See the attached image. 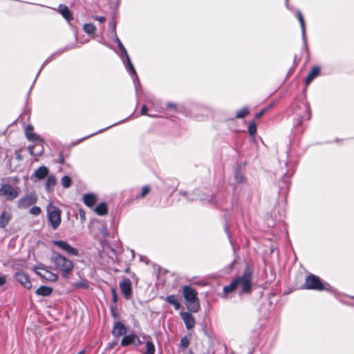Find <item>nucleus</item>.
Listing matches in <instances>:
<instances>
[{
  "instance_id": "obj_1",
  "label": "nucleus",
  "mask_w": 354,
  "mask_h": 354,
  "mask_svg": "<svg viewBox=\"0 0 354 354\" xmlns=\"http://www.w3.org/2000/svg\"><path fill=\"white\" fill-rule=\"evenodd\" d=\"M50 261L55 266V268L59 271L65 279L68 278L74 268L73 263L70 259L57 252H53Z\"/></svg>"
},
{
  "instance_id": "obj_2",
  "label": "nucleus",
  "mask_w": 354,
  "mask_h": 354,
  "mask_svg": "<svg viewBox=\"0 0 354 354\" xmlns=\"http://www.w3.org/2000/svg\"><path fill=\"white\" fill-rule=\"evenodd\" d=\"M114 41L117 44L118 47L120 50V57L122 59L123 64L125 65L126 68L129 71L130 75L132 76L136 91L138 92V86H140V84L139 82L136 71L131 62L127 51L118 36H115Z\"/></svg>"
},
{
  "instance_id": "obj_3",
  "label": "nucleus",
  "mask_w": 354,
  "mask_h": 354,
  "mask_svg": "<svg viewBox=\"0 0 354 354\" xmlns=\"http://www.w3.org/2000/svg\"><path fill=\"white\" fill-rule=\"evenodd\" d=\"M253 279V269L247 265L243 274L234 279L236 289H240V293H250L252 291V281Z\"/></svg>"
},
{
  "instance_id": "obj_4",
  "label": "nucleus",
  "mask_w": 354,
  "mask_h": 354,
  "mask_svg": "<svg viewBox=\"0 0 354 354\" xmlns=\"http://www.w3.org/2000/svg\"><path fill=\"white\" fill-rule=\"evenodd\" d=\"M304 288L317 291L326 290L335 293L336 290L330 284L322 280L318 276L310 274L306 277Z\"/></svg>"
},
{
  "instance_id": "obj_5",
  "label": "nucleus",
  "mask_w": 354,
  "mask_h": 354,
  "mask_svg": "<svg viewBox=\"0 0 354 354\" xmlns=\"http://www.w3.org/2000/svg\"><path fill=\"white\" fill-rule=\"evenodd\" d=\"M182 293L187 302V308L193 313H197L200 309L197 292L191 286H185L183 287Z\"/></svg>"
},
{
  "instance_id": "obj_6",
  "label": "nucleus",
  "mask_w": 354,
  "mask_h": 354,
  "mask_svg": "<svg viewBox=\"0 0 354 354\" xmlns=\"http://www.w3.org/2000/svg\"><path fill=\"white\" fill-rule=\"evenodd\" d=\"M295 113L298 115L296 126L300 125L305 120H310L311 111L309 103L305 100L301 101L296 106Z\"/></svg>"
},
{
  "instance_id": "obj_7",
  "label": "nucleus",
  "mask_w": 354,
  "mask_h": 354,
  "mask_svg": "<svg viewBox=\"0 0 354 354\" xmlns=\"http://www.w3.org/2000/svg\"><path fill=\"white\" fill-rule=\"evenodd\" d=\"M62 211L55 206H50L47 209L48 221L53 230H56L61 223Z\"/></svg>"
},
{
  "instance_id": "obj_8",
  "label": "nucleus",
  "mask_w": 354,
  "mask_h": 354,
  "mask_svg": "<svg viewBox=\"0 0 354 354\" xmlns=\"http://www.w3.org/2000/svg\"><path fill=\"white\" fill-rule=\"evenodd\" d=\"M19 195V188L12 187L10 184H1L0 187V196L4 197L7 201H12Z\"/></svg>"
},
{
  "instance_id": "obj_9",
  "label": "nucleus",
  "mask_w": 354,
  "mask_h": 354,
  "mask_svg": "<svg viewBox=\"0 0 354 354\" xmlns=\"http://www.w3.org/2000/svg\"><path fill=\"white\" fill-rule=\"evenodd\" d=\"M35 272L49 281H55L57 280V275L53 272L48 270L44 266L35 267Z\"/></svg>"
},
{
  "instance_id": "obj_10",
  "label": "nucleus",
  "mask_w": 354,
  "mask_h": 354,
  "mask_svg": "<svg viewBox=\"0 0 354 354\" xmlns=\"http://www.w3.org/2000/svg\"><path fill=\"white\" fill-rule=\"evenodd\" d=\"M53 243L59 248L61 250L66 252L68 254L74 255V256H78L79 255V250L72 247L70 244H68L67 242L64 241H59V240H54L53 241Z\"/></svg>"
},
{
  "instance_id": "obj_11",
  "label": "nucleus",
  "mask_w": 354,
  "mask_h": 354,
  "mask_svg": "<svg viewBox=\"0 0 354 354\" xmlns=\"http://www.w3.org/2000/svg\"><path fill=\"white\" fill-rule=\"evenodd\" d=\"M121 292L126 299H129L132 296V287L131 280L127 277L122 278L120 282Z\"/></svg>"
},
{
  "instance_id": "obj_12",
  "label": "nucleus",
  "mask_w": 354,
  "mask_h": 354,
  "mask_svg": "<svg viewBox=\"0 0 354 354\" xmlns=\"http://www.w3.org/2000/svg\"><path fill=\"white\" fill-rule=\"evenodd\" d=\"M37 200V196L33 194H29L26 195L25 196L21 198L18 201V207L25 209L27 208L33 204L36 203Z\"/></svg>"
},
{
  "instance_id": "obj_13",
  "label": "nucleus",
  "mask_w": 354,
  "mask_h": 354,
  "mask_svg": "<svg viewBox=\"0 0 354 354\" xmlns=\"http://www.w3.org/2000/svg\"><path fill=\"white\" fill-rule=\"evenodd\" d=\"M15 279L25 288L30 289L32 288V283L30 280L29 276L24 272H17L15 274Z\"/></svg>"
},
{
  "instance_id": "obj_14",
  "label": "nucleus",
  "mask_w": 354,
  "mask_h": 354,
  "mask_svg": "<svg viewBox=\"0 0 354 354\" xmlns=\"http://www.w3.org/2000/svg\"><path fill=\"white\" fill-rule=\"evenodd\" d=\"M75 48V45H68L63 48H61L59 50H58L57 51H56L55 53H54L53 54L50 55L45 61L43 63V64L41 65L39 72L37 73V77H38V75H39V73H41V71H42V69L45 67V66L49 63L50 62H51L55 56H59L60 55H62V53H64V52L68 50H71V49H73Z\"/></svg>"
},
{
  "instance_id": "obj_15",
  "label": "nucleus",
  "mask_w": 354,
  "mask_h": 354,
  "mask_svg": "<svg viewBox=\"0 0 354 354\" xmlns=\"http://www.w3.org/2000/svg\"><path fill=\"white\" fill-rule=\"evenodd\" d=\"M75 48V45H68L63 48H61L59 50H58L57 51H56L55 53H54L53 54L50 55L45 61L43 63V64L41 65L39 72L37 73V77H38V75H39V73H41V71H42V69L45 67V66L49 63L50 62H51L55 56H59L60 55H62V53H64V52L68 50H71V49H73Z\"/></svg>"
},
{
  "instance_id": "obj_16",
  "label": "nucleus",
  "mask_w": 354,
  "mask_h": 354,
  "mask_svg": "<svg viewBox=\"0 0 354 354\" xmlns=\"http://www.w3.org/2000/svg\"><path fill=\"white\" fill-rule=\"evenodd\" d=\"M180 317L183 320L185 327L187 330L192 329L195 326V319L194 316L189 312H181Z\"/></svg>"
},
{
  "instance_id": "obj_17",
  "label": "nucleus",
  "mask_w": 354,
  "mask_h": 354,
  "mask_svg": "<svg viewBox=\"0 0 354 354\" xmlns=\"http://www.w3.org/2000/svg\"><path fill=\"white\" fill-rule=\"evenodd\" d=\"M35 142H36L35 145H32V146H29L28 149L29 153L32 156H39L43 153V147L41 145V140H40V138H39V140H37Z\"/></svg>"
},
{
  "instance_id": "obj_18",
  "label": "nucleus",
  "mask_w": 354,
  "mask_h": 354,
  "mask_svg": "<svg viewBox=\"0 0 354 354\" xmlns=\"http://www.w3.org/2000/svg\"><path fill=\"white\" fill-rule=\"evenodd\" d=\"M48 169L46 166H41L37 169L31 178H36L37 180H43L48 176Z\"/></svg>"
},
{
  "instance_id": "obj_19",
  "label": "nucleus",
  "mask_w": 354,
  "mask_h": 354,
  "mask_svg": "<svg viewBox=\"0 0 354 354\" xmlns=\"http://www.w3.org/2000/svg\"><path fill=\"white\" fill-rule=\"evenodd\" d=\"M126 333V328L120 322H117L113 326L112 334L113 336L118 337Z\"/></svg>"
},
{
  "instance_id": "obj_20",
  "label": "nucleus",
  "mask_w": 354,
  "mask_h": 354,
  "mask_svg": "<svg viewBox=\"0 0 354 354\" xmlns=\"http://www.w3.org/2000/svg\"><path fill=\"white\" fill-rule=\"evenodd\" d=\"M296 15L300 24L302 34V40L304 41L305 46H306V37L304 19L303 17L301 12L299 10L297 11Z\"/></svg>"
},
{
  "instance_id": "obj_21",
  "label": "nucleus",
  "mask_w": 354,
  "mask_h": 354,
  "mask_svg": "<svg viewBox=\"0 0 354 354\" xmlns=\"http://www.w3.org/2000/svg\"><path fill=\"white\" fill-rule=\"evenodd\" d=\"M57 184V178L54 175H48L45 183V188L48 192H51Z\"/></svg>"
},
{
  "instance_id": "obj_22",
  "label": "nucleus",
  "mask_w": 354,
  "mask_h": 354,
  "mask_svg": "<svg viewBox=\"0 0 354 354\" xmlns=\"http://www.w3.org/2000/svg\"><path fill=\"white\" fill-rule=\"evenodd\" d=\"M83 202L86 206L92 207L97 202V197L92 193L86 194L83 196Z\"/></svg>"
},
{
  "instance_id": "obj_23",
  "label": "nucleus",
  "mask_w": 354,
  "mask_h": 354,
  "mask_svg": "<svg viewBox=\"0 0 354 354\" xmlns=\"http://www.w3.org/2000/svg\"><path fill=\"white\" fill-rule=\"evenodd\" d=\"M319 72L320 68L319 66H315L311 69L306 78V86H308L315 77L319 75Z\"/></svg>"
},
{
  "instance_id": "obj_24",
  "label": "nucleus",
  "mask_w": 354,
  "mask_h": 354,
  "mask_svg": "<svg viewBox=\"0 0 354 354\" xmlns=\"http://www.w3.org/2000/svg\"><path fill=\"white\" fill-rule=\"evenodd\" d=\"M52 292H53V288L50 287H48V286H40L35 291V293L37 295L44 296V297L49 296L52 294Z\"/></svg>"
},
{
  "instance_id": "obj_25",
  "label": "nucleus",
  "mask_w": 354,
  "mask_h": 354,
  "mask_svg": "<svg viewBox=\"0 0 354 354\" xmlns=\"http://www.w3.org/2000/svg\"><path fill=\"white\" fill-rule=\"evenodd\" d=\"M59 11L63 16L64 19H66L67 21H70L73 19V16L71 13L70 10L65 5H59Z\"/></svg>"
},
{
  "instance_id": "obj_26",
  "label": "nucleus",
  "mask_w": 354,
  "mask_h": 354,
  "mask_svg": "<svg viewBox=\"0 0 354 354\" xmlns=\"http://www.w3.org/2000/svg\"><path fill=\"white\" fill-rule=\"evenodd\" d=\"M165 300L169 304L174 306L176 310H178L180 308V304L178 301V296L176 295H171L165 298Z\"/></svg>"
},
{
  "instance_id": "obj_27",
  "label": "nucleus",
  "mask_w": 354,
  "mask_h": 354,
  "mask_svg": "<svg viewBox=\"0 0 354 354\" xmlns=\"http://www.w3.org/2000/svg\"><path fill=\"white\" fill-rule=\"evenodd\" d=\"M136 335H125L121 340V346H126L135 342Z\"/></svg>"
},
{
  "instance_id": "obj_28",
  "label": "nucleus",
  "mask_w": 354,
  "mask_h": 354,
  "mask_svg": "<svg viewBox=\"0 0 354 354\" xmlns=\"http://www.w3.org/2000/svg\"><path fill=\"white\" fill-rule=\"evenodd\" d=\"M95 212L100 216H104L107 214L108 208L105 203H99L95 208Z\"/></svg>"
},
{
  "instance_id": "obj_29",
  "label": "nucleus",
  "mask_w": 354,
  "mask_h": 354,
  "mask_svg": "<svg viewBox=\"0 0 354 354\" xmlns=\"http://www.w3.org/2000/svg\"><path fill=\"white\" fill-rule=\"evenodd\" d=\"M10 215L9 213L3 212L0 215V228L5 227L9 223Z\"/></svg>"
},
{
  "instance_id": "obj_30",
  "label": "nucleus",
  "mask_w": 354,
  "mask_h": 354,
  "mask_svg": "<svg viewBox=\"0 0 354 354\" xmlns=\"http://www.w3.org/2000/svg\"><path fill=\"white\" fill-rule=\"evenodd\" d=\"M33 129L32 127L30 126V125H28L26 129V137L29 140H31V141H37V140H39V136L37 135H36L35 133H32V132H30V131H32Z\"/></svg>"
},
{
  "instance_id": "obj_31",
  "label": "nucleus",
  "mask_w": 354,
  "mask_h": 354,
  "mask_svg": "<svg viewBox=\"0 0 354 354\" xmlns=\"http://www.w3.org/2000/svg\"><path fill=\"white\" fill-rule=\"evenodd\" d=\"M236 288H237L235 284V281L233 279L228 286H225L223 287V295L221 297H225L227 294L232 292Z\"/></svg>"
},
{
  "instance_id": "obj_32",
  "label": "nucleus",
  "mask_w": 354,
  "mask_h": 354,
  "mask_svg": "<svg viewBox=\"0 0 354 354\" xmlns=\"http://www.w3.org/2000/svg\"><path fill=\"white\" fill-rule=\"evenodd\" d=\"M83 30L86 34L92 35L95 32L96 28L93 24H86L83 26Z\"/></svg>"
},
{
  "instance_id": "obj_33",
  "label": "nucleus",
  "mask_w": 354,
  "mask_h": 354,
  "mask_svg": "<svg viewBox=\"0 0 354 354\" xmlns=\"http://www.w3.org/2000/svg\"><path fill=\"white\" fill-rule=\"evenodd\" d=\"M155 346L151 341H147L146 342V351L143 354H154Z\"/></svg>"
},
{
  "instance_id": "obj_34",
  "label": "nucleus",
  "mask_w": 354,
  "mask_h": 354,
  "mask_svg": "<svg viewBox=\"0 0 354 354\" xmlns=\"http://www.w3.org/2000/svg\"><path fill=\"white\" fill-rule=\"evenodd\" d=\"M61 184L64 188H68L71 185V179L68 176H64L61 179Z\"/></svg>"
},
{
  "instance_id": "obj_35",
  "label": "nucleus",
  "mask_w": 354,
  "mask_h": 354,
  "mask_svg": "<svg viewBox=\"0 0 354 354\" xmlns=\"http://www.w3.org/2000/svg\"><path fill=\"white\" fill-rule=\"evenodd\" d=\"M249 113V111L247 107H243L239 110L236 113V118H243L245 115Z\"/></svg>"
},
{
  "instance_id": "obj_36",
  "label": "nucleus",
  "mask_w": 354,
  "mask_h": 354,
  "mask_svg": "<svg viewBox=\"0 0 354 354\" xmlns=\"http://www.w3.org/2000/svg\"><path fill=\"white\" fill-rule=\"evenodd\" d=\"M150 192V187L149 185H146L142 187L141 192L139 195L136 196V199L144 198L147 194H148Z\"/></svg>"
},
{
  "instance_id": "obj_37",
  "label": "nucleus",
  "mask_w": 354,
  "mask_h": 354,
  "mask_svg": "<svg viewBox=\"0 0 354 354\" xmlns=\"http://www.w3.org/2000/svg\"><path fill=\"white\" fill-rule=\"evenodd\" d=\"M248 131V133L250 134V136H253L256 134L257 125L254 122H252L249 124Z\"/></svg>"
},
{
  "instance_id": "obj_38",
  "label": "nucleus",
  "mask_w": 354,
  "mask_h": 354,
  "mask_svg": "<svg viewBox=\"0 0 354 354\" xmlns=\"http://www.w3.org/2000/svg\"><path fill=\"white\" fill-rule=\"evenodd\" d=\"M293 172H290L288 171L286 174H283L281 181L285 184L286 186H288L289 185V178L292 175Z\"/></svg>"
},
{
  "instance_id": "obj_39",
  "label": "nucleus",
  "mask_w": 354,
  "mask_h": 354,
  "mask_svg": "<svg viewBox=\"0 0 354 354\" xmlns=\"http://www.w3.org/2000/svg\"><path fill=\"white\" fill-rule=\"evenodd\" d=\"M235 180L237 183H242L245 181V176L241 172L236 170L235 174Z\"/></svg>"
},
{
  "instance_id": "obj_40",
  "label": "nucleus",
  "mask_w": 354,
  "mask_h": 354,
  "mask_svg": "<svg viewBox=\"0 0 354 354\" xmlns=\"http://www.w3.org/2000/svg\"><path fill=\"white\" fill-rule=\"evenodd\" d=\"M126 120H127V119H124V120H122V121H120V122H116V123H115V124H112V125H111V126H109V127H106V128H104V129H103L99 130L98 131H97V132H95V133H93V134L89 135V136H88L87 137H86V138H84L81 139V140H84V139H86V138H90V137H91V136H94V135H96V134H97V133H102V132L104 131L105 130H106V129H109V128H111V127H114V126H115V125H116V124H120V123H121V122H122L125 121Z\"/></svg>"
},
{
  "instance_id": "obj_41",
  "label": "nucleus",
  "mask_w": 354,
  "mask_h": 354,
  "mask_svg": "<svg viewBox=\"0 0 354 354\" xmlns=\"http://www.w3.org/2000/svg\"><path fill=\"white\" fill-rule=\"evenodd\" d=\"M111 25H112V30L110 31V37L111 38H113V39L114 40L115 38V36H117V34H116V23L115 21H112L111 22Z\"/></svg>"
},
{
  "instance_id": "obj_42",
  "label": "nucleus",
  "mask_w": 354,
  "mask_h": 354,
  "mask_svg": "<svg viewBox=\"0 0 354 354\" xmlns=\"http://www.w3.org/2000/svg\"><path fill=\"white\" fill-rule=\"evenodd\" d=\"M189 344V341L187 337H184L181 338V340H180V347L181 348H183V349H185L188 347Z\"/></svg>"
},
{
  "instance_id": "obj_43",
  "label": "nucleus",
  "mask_w": 354,
  "mask_h": 354,
  "mask_svg": "<svg viewBox=\"0 0 354 354\" xmlns=\"http://www.w3.org/2000/svg\"><path fill=\"white\" fill-rule=\"evenodd\" d=\"M30 213L33 215H39L41 213V208L37 206H34L30 209Z\"/></svg>"
},
{
  "instance_id": "obj_44",
  "label": "nucleus",
  "mask_w": 354,
  "mask_h": 354,
  "mask_svg": "<svg viewBox=\"0 0 354 354\" xmlns=\"http://www.w3.org/2000/svg\"><path fill=\"white\" fill-rule=\"evenodd\" d=\"M272 106V104H270L269 106L262 109L261 111H260L259 113H257L255 115V118H261L265 113H266L270 108H271Z\"/></svg>"
},
{
  "instance_id": "obj_45",
  "label": "nucleus",
  "mask_w": 354,
  "mask_h": 354,
  "mask_svg": "<svg viewBox=\"0 0 354 354\" xmlns=\"http://www.w3.org/2000/svg\"><path fill=\"white\" fill-rule=\"evenodd\" d=\"M57 162H59L61 165L64 163V157L62 151L59 152V153Z\"/></svg>"
},
{
  "instance_id": "obj_46",
  "label": "nucleus",
  "mask_w": 354,
  "mask_h": 354,
  "mask_svg": "<svg viewBox=\"0 0 354 354\" xmlns=\"http://www.w3.org/2000/svg\"><path fill=\"white\" fill-rule=\"evenodd\" d=\"M111 293H112V300L114 303H116L118 301V295H117L116 290L115 289H112Z\"/></svg>"
},
{
  "instance_id": "obj_47",
  "label": "nucleus",
  "mask_w": 354,
  "mask_h": 354,
  "mask_svg": "<svg viewBox=\"0 0 354 354\" xmlns=\"http://www.w3.org/2000/svg\"><path fill=\"white\" fill-rule=\"evenodd\" d=\"M147 110H148V109L147 107V105L143 104L142 106L141 111H140V115H147Z\"/></svg>"
},
{
  "instance_id": "obj_48",
  "label": "nucleus",
  "mask_w": 354,
  "mask_h": 354,
  "mask_svg": "<svg viewBox=\"0 0 354 354\" xmlns=\"http://www.w3.org/2000/svg\"><path fill=\"white\" fill-rule=\"evenodd\" d=\"M94 19L98 21L100 23H104L106 20V18L103 16H95Z\"/></svg>"
},
{
  "instance_id": "obj_49",
  "label": "nucleus",
  "mask_w": 354,
  "mask_h": 354,
  "mask_svg": "<svg viewBox=\"0 0 354 354\" xmlns=\"http://www.w3.org/2000/svg\"><path fill=\"white\" fill-rule=\"evenodd\" d=\"M6 283V277L4 275L0 276V286H3Z\"/></svg>"
},
{
  "instance_id": "obj_50",
  "label": "nucleus",
  "mask_w": 354,
  "mask_h": 354,
  "mask_svg": "<svg viewBox=\"0 0 354 354\" xmlns=\"http://www.w3.org/2000/svg\"><path fill=\"white\" fill-rule=\"evenodd\" d=\"M136 339H135V342L133 344L136 346H140L142 344V342L137 335H136Z\"/></svg>"
},
{
  "instance_id": "obj_51",
  "label": "nucleus",
  "mask_w": 354,
  "mask_h": 354,
  "mask_svg": "<svg viewBox=\"0 0 354 354\" xmlns=\"http://www.w3.org/2000/svg\"><path fill=\"white\" fill-rule=\"evenodd\" d=\"M80 214L81 220L82 221L85 220V218H86V217H85V212L82 209L80 210Z\"/></svg>"
},
{
  "instance_id": "obj_52",
  "label": "nucleus",
  "mask_w": 354,
  "mask_h": 354,
  "mask_svg": "<svg viewBox=\"0 0 354 354\" xmlns=\"http://www.w3.org/2000/svg\"><path fill=\"white\" fill-rule=\"evenodd\" d=\"M167 108H169V109H176V104L174 103L169 102V103H167Z\"/></svg>"
},
{
  "instance_id": "obj_53",
  "label": "nucleus",
  "mask_w": 354,
  "mask_h": 354,
  "mask_svg": "<svg viewBox=\"0 0 354 354\" xmlns=\"http://www.w3.org/2000/svg\"><path fill=\"white\" fill-rule=\"evenodd\" d=\"M17 159L18 160H21V156L19 153H18V154L17 155Z\"/></svg>"
},
{
  "instance_id": "obj_54",
  "label": "nucleus",
  "mask_w": 354,
  "mask_h": 354,
  "mask_svg": "<svg viewBox=\"0 0 354 354\" xmlns=\"http://www.w3.org/2000/svg\"><path fill=\"white\" fill-rule=\"evenodd\" d=\"M77 354H85V351H81L78 352Z\"/></svg>"
},
{
  "instance_id": "obj_55",
  "label": "nucleus",
  "mask_w": 354,
  "mask_h": 354,
  "mask_svg": "<svg viewBox=\"0 0 354 354\" xmlns=\"http://www.w3.org/2000/svg\"><path fill=\"white\" fill-rule=\"evenodd\" d=\"M129 268H127V269L125 270V272H129Z\"/></svg>"
},
{
  "instance_id": "obj_56",
  "label": "nucleus",
  "mask_w": 354,
  "mask_h": 354,
  "mask_svg": "<svg viewBox=\"0 0 354 354\" xmlns=\"http://www.w3.org/2000/svg\"><path fill=\"white\" fill-rule=\"evenodd\" d=\"M214 201V199H213V198H211V199L209 200V201H210V202H212V201Z\"/></svg>"
},
{
  "instance_id": "obj_57",
  "label": "nucleus",
  "mask_w": 354,
  "mask_h": 354,
  "mask_svg": "<svg viewBox=\"0 0 354 354\" xmlns=\"http://www.w3.org/2000/svg\"><path fill=\"white\" fill-rule=\"evenodd\" d=\"M102 43L104 45L107 46V45L106 44V43H104V42H102Z\"/></svg>"
}]
</instances>
